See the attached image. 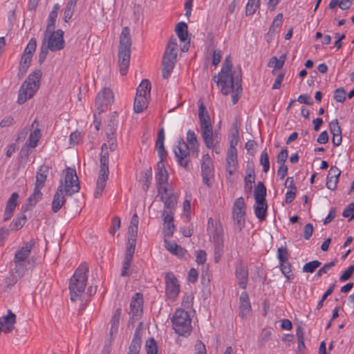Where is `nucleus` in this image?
I'll list each match as a JSON object with an SVG mask.
<instances>
[{
  "instance_id": "obj_1",
  "label": "nucleus",
  "mask_w": 354,
  "mask_h": 354,
  "mask_svg": "<svg viewBox=\"0 0 354 354\" xmlns=\"http://www.w3.org/2000/svg\"><path fill=\"white\" fill-rule=\"evenodd\" d=\"M232 66L223 64L221 73L214 75L213 80L221 84V92L223 95L230 93V86H234L237 91L241 89V71L232 72Z\"/></svg>"
},
{
  "instance_id": "obj_2",
  "label": "nucleus",
  "mask_w": 354,
  "mask_h": 354,
  "mask_svg": "<svg viewBox=\"0 0 354 354\" xmlns=\"http://www.w3.org/2000/svg\"><path fill=\"white\" fill-rule=\"evenodd\" d=\"M88 268L86 263H81L70 279L69 290L71 299L77 301L84 293L88 279Z\"/></svg>"
},
{
  "instance_id": "obj_3",
  "label": "nucleus",
  "mask_w": 354,
  "mask_h": 354,
  "mask_svg": "<svg viewBox=\"0 0 354 354\" xmlns=\"http://www.w3.org/2000/svg\"><path fill=\"white\" fill-rule=\"evenodd\" d=\"M131 46L130 30L128 27H124L122 28L120 35L118 51V64L120 73L122 75H125L128 71L130 62Z\"/></svg>"
},
{
  "instance_id": "obj_4",
  "label": "nucleus",
  "mask_w": 354,
  "mask_h": 354,
  "mask_svg": "<svg viewBox=\"0 0 354 354\" xmlns=\"http://www.w3.org/2000/svg\"><path fill=\"white\" fill-rule=\"evenodd\" d=\"M41 75V71L37 69L28 76L19 91L17 102L19 104H24L36 93L40 86Z\"/></svg>"
},
{
  "instance_id": "obj_5",
  "label": "nucleus",
  "mask_w": 354,
  "mask_h": 354,
  "mask_svg": "<svg viewBox=\"0 0 354 354\" xmlns=\"http://www.w3.org/2000/svg\"><path fill=\"white\" fill-rule=\"evenodd\" d=\"M107 145L104 143L102 146V152L100 154V165L99 175L96 183V189L94 192L95 198H100L106 186V181L109 174V152L105 151L107 149Z\"/></svg>"
},
{
  "instance_id": "obj_6",
  "label": "nucleus",
  "mask_w": 354,
  "mask_h": 354,
  "mask_svg": "<svg viewBox=\"0 0 354 354\" xmlns=\"http://www.w3.org/2000/svg\"><path fill=\"white\" fill-rule=\"evenodd\" d=\"M107 145L104 143L102 146V152L100 154V165L99 175L96 183V189L94 192L95 198H100L106 186V181L109 174V152L105 151L107 149Z\"/></svg>"
},
{
  "instance_id": "obj_7",
  "label": "nucleus",
  "mask_w": 354,
  "mask_h": 354,
  "mask_svg": "<svg viewBox=\"0 0 354 354\" xmlns=\"http://www.w3.org/2000/svg\"><path fill=\"white\" fill-rule=\"evenodd\" d=\"M173 328L180 335L186 336L192 330V319L188 313L183 309H177L171 318Z\"/></svg>"
},
{
  "instance_id": "obj_8",
  "label": "nucleus",
  "mask_w": 354,
  "mask_h": 354,
  "mask_svg": "<svg viewBox=\"0 0 354 354\" xmlns=\"http://www.w3.org/2000/svg\"><path fill=\"white\" fill-rule=\"evenodd\" d=\"M65 172L64 180H61L58 187H62V193L66 196H71L79 192L80 185L78 177L75 169L67 167Z\"/></svg>"
},
{
  "instance_id": "obj_9",
  "label": "nucleus",
  "mask_w": 354,
  "mask_h": 354,
  "mask_svg": "<svg viewBox=\"0 0 354 354\" xmlns=\"http://www.w3.org/2000/svg\"><path fill=\"white\" fill-rule=\"evenodd\" d=\"M64 32L59 29L56 31L52 30L45 33L43 41L50 48L51 51H57L63 49L64 47Z\"/></svg>"
},
{
  "instance_id": "obj_10",
  "label": "nucleus",
  "mask_w": 354,
  "mask_h": 354,
  "mask_svg": "<svg viewBox=\"0 0 354 354\" xmlns=\"http://www.w3.org/2000/svg\"><path fill=\"white\" fill-rule=\"evenodd\" d=\"M165 294L171 301H175L180 292L178 280L173 272H167L165 275Z\"/></svg>"
},
{
  "instance_id": "obj_11",
  "label": "nucleus",
  "mask_w": 354,
  "mask_h": 354,
  "mask_svg": "<svg viewBox=\"0 0 354 354\" xmlns=\"http://www.w3.org/2000/svg\"><path fill=\"white\" fill-rule=\"evenodd\" d=\"M156 180L158 192L160 195V199L164 200V194H167V183L168 180V173L165 168L163 160H160L158 162V168L156 173Z\"/></svg>"
},
{
  "instance_id": "obj_12",
  "label": "nucleus",
  "mask_w": 354,
  "mask_h": 354,
  "mask_svg": "<svg viewBox=\"0 0 354 354\" xmlns=\"http://www.w3.org/2000/svg\"><path fill=\"white\" fill-rule=\"evenodd\" d=\"M178 163L184 168H187L189 162V149L188 145L180 138L178 145L174 149Z\"/></svg>"
},
{
  "instance_id": "obj_13",
  "label": "nucleus",
  "mask_w": 354,
  "mask_h": 354,
  "mask_svg": "<svg viewBox=\"0 0 354 354\" xmlns=\"http://www.w3.org/2000/svg\"><path fill=\"white\" fill-rule=\"evenodd\" d=\"M232 214L234 221L241 228L245 220V204L242 196L235 201L232 207Z\"/></svg>"
},
{
  "instance_id": "obj_14",
  "label": "nucleus",
  "mask_w": 354,
  "mask_h": 354,
  "mask_svg": "<svg viewBox=\"0 0 354 354\" xmlns=\"http://www.w3.org/2000/svg\"><path fill=\"white\" fill-rule=\"evenodd\" d=\"M121 314L122 309L120 308H117L110 321L111 327L109 332V337L105 341V348L107 352H109V347L118 333Z\"/></svg>"
},
{
  "instance_id": "obj_15",
  "label": "nucleus",
  "mask_w": 354,
  "mask_h": 354,
  "mask_svg": "<svg viewBox=\"0 0 354 354\" xmlns=\"http://www.w3.org/2000/svg\"><path fill=\"white\" fill-rule=\"evenodd\" d=\"M113 92L109 88H104L98 93L95 98V105L100 113L104 111V108L113 102Z\"/></svg>"
},
{
  "instance_id": "obj_16",
  "label": "nucleus",
  "mask_w": 354,
  "mask_h": 354,
  "mask_svg": "<svg viewBox=\"0 0 354 354\" xmlns=\"http://www.w3.org/2000/svg\"><path fill=\"white\" fill-rule=\"evenodd\" d=\"M212 159L209 154H205L203 156L202 164H201V172L203 177V182L209 187V178L213 174Z\"/></svg>"
},
{
  "instance_id": "obj_17",
  "label": "nucleus",
  "mask_w": 354,
  "mask_h": 354,
  "mask_svg": "<svg viewBox=\"0 0 354 354\" xmlns=\"http://www.w3.org/2000/svg\"><path fill=\"white\" fill-rule=\"evenodd\" d=\"M15 314L11 310H8L6 315L0 317V330L4 333H9L15 328Z\"/></svg>"
},
{
  "instance_id": "obj_18",
  "label": "nucleus",
  "mask_w": 354,
  "mask_h": 354,
  "mask_svg": "<svg viewBox=\"0 0 354 354\" xmlns=\"http://www.w3.org/2000/svg\"><path fill=\"white\" fill-rule=\"evenodd\" d=\"M177 60V56L164 54L162 60V75L164 79L169 77Z\"/></svg>"
},
{
  "instance_id": "obj_19",
  "label": "nucleus",
  "mask_w": 354,
  "mask_h": 354,
  "mask_svg": "<svg viewBox=\"0 0 354 354\" xmlns=\"http://www.w3.org/2000/svg\"><path fill=\"white\" fill-rule=\"evenodd\" d=\"M213 240L214 243V260L215 263H218L223 253V234L218 230V229H216L215 232L213 234Z\"/></svg>"
},
{
  "instance_id": "obj_20",
  "label": "nucleus",
  "mask_w": 354,
  "mask_h": 354,
  "mask_svg": "<svg viewBox=\"0 0 354 354\" xmlns=\"http://www.w3.org/2000/svg\"><path fill=\"white\" fill-rule=\"evenodd\" d=\"M35 243L33 239L27 242L24 246L17 250L15 254V263H26L25 261L30 254L31 250L34 247Z\"/></svg>"
},
{
  "instance_id": "obj_21",
  "label": "nucleus",
  "mask_w": 354,
  "mask_h": 354,
  "mask_svg": "<svg viewBox=\"0 0 354 354\" xmlns=\"http://www.w3.org/2000/svg\"><path fill=\"white\" fill-rule=\"evenodd\" d=\"M239 316L244 318L248 316L252 311V307L249 300L248 293L244 291L241 293L239 298Z\"/></svg>"
},
{
  "instance_id": "obj_22",
  "label": "nucleus",
  "mask_w": 354,
  "mask_h": 354,
  "mask_svg": "<svg viewBox=\"0 0 354 354\" xmlns=\"http://www.w3.org/2000/svg\"><path fill=\"white\" fill-rule=\"evenodd\" d=\"M41 189L35 187L33 193L29 196L26 202L21 205V211L26 212L30 209V207L35 206L42 198Z\"/></svg>"
},
{
  "instance_id": "obj_23",
  "label": "nucleus",
  "mask_w": 354,
  "mask_h": 354,
  "mask_svg": "<svg viewBox=\"0 0 354 354\" xmlns=\"http://www.w3.org/2000/svg\"><path fill=\"white\" fill-rule=\"evenodd\" d=\"M237 166V150L228 149L226 157V170L230 175H232Z\"/></svg>"
},
{
  "instance_id": "obj_24",
  "label": "nucleus",
  "mask_w": 354,
  "mask_h": 354,
  "mask_svg": "<svg viewBox=\"0 0 354 354\" xmlns=\"http://www.w3.org/2000/svg\"><path fill=\"white\" fill-rule=\"evenodd\" d=\"M341 174V171L336 166L330 167L329 174L327 177L326 187L330 190H335Z\"/></svg>"
},
{
  "instance_id": "obj_25",
  "label": "nucleus",
  "mask_w": 354,
  "mask_h": 354,
  "mask_svg": "<svg viewBox=\"0 0 354 354\" xmlns=\"http://www.w3.org/2000/svg\"><path fill=\"white\" fill-rule=\"evenodd\" d=\"M236 277L240 288L245 289L248 285V270L241 263L236 266Z\"/></svg>"
},
{
  "instance_id": "obj_26",
  "label": "nucleus",
  "mask_w": 354,
  "mask_h": 354,
  "mask_svg": "<svg viewBox=\"0 0 354 354\" xmlns=\"http://www.w3.org/2000/svg\"><path fill=\"white\" fill-rule=\"evenodd\" d=\"M49 173V167L47 165H41L36 174L35 187L42 189L45 185L47 176Z\"/></svg>"
},
{
  "instance_id": "obj_27",
  "label": "nucleus",
  "mask_w": 354,
  "mask_h": 354,
  "mask_svg": "<svg viewBox=\"0 0 354 354\" xmlns=\"http://www.w3.org/2000/svg\"><path fill=\"white\" fill-rule=\"evenodd\" d=\"M65 195L62 193V187H57L52 202V210L57 212L66 203Z\"/></svg>"
},
{
  "instance_id": "obj_28",
  "label": "nucleus",
  "mask_w": 354,
  "mask_h": 354,
  "mask_svg": "<svg viewBox=\"0 0 354 354\" xmlns=\"http://www.w3.org/2000/svg\"><path fill=\"white\" fill-rule=\"evenodd\" d=\"M136 296L137 298L133 297L130 304V315L132 319H138L142 313V297H140V293H136Z\"/></svg>"
},
{
  "instance_id": "obj_29",
  "label": "nucleus",
  "mask_w": 354,
  "mask_h": 354,
  "mask_svg": "<svg viewBox=\"0 0 354 354\" xmlns=\"http://www.w3.org/2000/svg\"><path fill=\"white\" fill-rule=\"evenodd\" d=\"M201 129L202 138L203 139L205 145L209 149L212 148L214 141L212 125Z\"/></svg>"
},
{
  "instance_id": "obj_30",
  "label": "nucleus",
  "mask_w": 354,
  "mask_h": 354,
  "mask_svg": "<svg viewBox=\"0 0 354 354\" xmlns=\"http://www.w3.org/2000/svg\"><path fill=\"white\" fill-rule=\"evenodd\" d=\"M201 129L202 138L203 139L205 145L209 149L212 148L214 141L212 125Z\"/></svg>"
},
{
  "instance_id": "obj_31",
  "label": "nucleus",
  "mask_w": 354,
  "mask_h": 354,
  "mask_svg": "<svg viewBox=\"0 0 354 354\" xmlns=\"http://www.w3.org/2000/svg\"><path fill=\"white\" fill-rule=\"evenodd\" d=\"M267 209L268 204L266 201H255L254 206V214L260 221L266 219Z\"/></svg>"
},
{
  "instance_id": "obj_32",
  "label": "nucleus",
  "mask_w": 354,
  "mask_h": 354,
  "mask_svg": "<svg viewBox=\"0 0 354 354\" xmlns=\"http://www.w3.org/2000/svg\"><path fill=\"white\" fill-rule=\"evenodd\" d=\"M148 98L149 97H145L144 95H136L133 104V109L136 113H141L147 109L149 103Z\"/></svg>"
},
{
  "instance_id": "obj_33",
  "label": "nucleus",
  "mask_w": 354,
  "mask_h": 354,
  "mask_svg": "<svg viewBox=\"0 0 354 354\" xmlns=\"http://www.w3.org/2000/svg\"><path fill=\"white\" fill-rule=\"evenodd\" d=\"M32 56H30V55H22L21 56V60H20V63H19V72H18V77L19 78H21L24 76V75L26 74V73L27 72L29 66H30V62H31V60H32Z\"/></svg>"
},
{
  "instance_id": "obj_34",
  "label": "nucleus",
  "mask_w": 354,
  "mask_h": 354,
  "mask_svg": "<svg viewBox=\"0 0 354 354\" xmlns=\"http://www.w3.org/2000/svg\"><path fill=\"white\" fill-rule=\"evenodd\" d=\"M164 194V200H161L164 202L165 209L174 211L176 209L177 204V196L174 194H169L168 196Z\"/></svg>"
},
{
  "instance_id": "obj_35",
  "label": "nucleus",
  "mask_w": 354,
  "mask_h": 354,
  "mask_svg": "<svg viewBox=\"0 0 354 354\" xmlns=\"http://www.w3.org/2000/svg\"><path fill=\"white\" fill-rule=\"evenodd\" d=\"M186 140L187 142V144L191 145V149L193 151V152H196V156H198L199 142L197 140V136L194 131L189 130L187 132Z\"/></svg>"
},
{
  "instance_id": "obj_36",
  "label": "nucleus",
  "mask_w": 354,
  "mask_h": 354,
  "mask_svg": "<svg viewBox=\"0 0 354 354\" xmlns=\"http://www.w3.org/2000/svg\"><path fill=\"white\" fill-rule=\"evenodd\" d=\"M254 196L255 201H266V187L263 183L260 181L254 189Z\"/></svg>"
},
{
  "instance_id": "obj_37",
  "label": "nucleus",
  "mask_w": 354,
  "mask_h": 354,
  "mask_svg": "<svg viewBox=\"0 0 354 354\" xmlns=\"http://www.w3.org/2000/svg\"><path fill=\"white\" fill-rule=\"evenodd\" d=\"M150 91H151V83L148 80H143L140 85L138 86L137 91H136V95L141 96L144 95L145 97H149L150 96Z\"/></svg>"
},
{
  "instance_id": "obj_38",
  "label": "nucleus",
  "mask_w": 354,
  "mask_h": 354,
  "mask_svg": "<svg viewBox=\"0 0 354 354\" xmlns=\"http://www.w3.org/2000/svg\"><path fill=\"white\" fill-rule=\"evenodd\" d=\"M239 141V130L237 124L235 123L233 124L231 129L230 137V147L229 149H236V147Z\"/></svg>"
},
{
  "instance_id": "obj_39",
  "label": "nucleus",
  "mask_w": 354,
  "mask_h": 354,
  "mask_svg": "<svg viewBox=\"0 0 354 354\" xmlns=\"http://www.w3.org/2000/svg\"><path fill=\"white\" fill-rule=\"evenodd\" d=\"M175 31L181 41H185L188 37L187 25L185 22H179L176 24Z\"/></svg>"
},
{
  "instance_id": "obj_40",
  "label": "nucleus",
  "mask_w": 354,
  "mask_h": 354,
  "mask_svg": "<svg viewBox=\"0 0 354 354\" xmlns=\"http://www.w3.org/2000/svg\"><path fill=\"white\" fill-rule=\"evenodd\" d=\"M178 52L177 39L173 36L169 39L164 54L177 56Z\"/></svg>"
},
{
  "instance_id": "obj_41",
  "label": "nucleus",
  "mask_w": 354,
  "mask_h": 354,
  "mask_svg": "<svg viewBox=\"0 0 354 354\" xmlns=\"http://www.w3.org/2000/svg\"><path fill=\"white\" fill-rule=\"evenodd\" d=\"M40 138L41 131L39 129H36L30 133L26 145L31 148H35L37 145Z\"/></svg>"
},
{
  "instance_id": "obj_42",
  "label": "nucleus",
  "mask_w": 354,
  "mask_h": 354,
  "mask_svg": "<svg viewBox=\"0 0 354 354\" xmlns=\"http://www.w3.org/2000/svg\"><path fill=\"white\" fill-rule=\"evenodd\" d=\"M24 212H22L20 215H19L17 218H15L10 225V228L11 230H18L21 229L23 225L26 222V216L24 214Z\"/></svg>"
},
{
  "instance_id": "obj_43",
  "label": "nucleus",
  "mask_w": 354,
  "mask_h": 354,
  "mask_svg": "<svg viewBox=\"0 0 354 354\" xmlns=\"http://www.w3.org/2000/svg\"><path fill=\"white\" fill-rule=\"evenodd\" d=\"M286 59V55H282L280 56V57L278 59L277 57L274 56L270 58L269 62H268V66L269 67H273L274 68L281 69L284 64Z\"/></svg>"
},
{
  "instance_id": "obj_44",
  "label": "nucleus",
  "mask_w": 354,
  "mask_h": 354,
  "mask_svg": "<svg viewBox=\"0 0 354 354\" xmlns=\"http://www.w3.org/2000/svg\"><path fill=\"white\" fill-rule=\"evenodd\" d=\"M26 263H15V267L10 270L18 279H21L26 271Z\"/></svg>"
},
{
  "instance_id": "obj_45",
  "label": "nucleus",
  "mask_w": 354,
  "mask_h": 354,
  "mask_svg": "<svg viewBox=\"0 0 354 354\" xmlns=\"http://www.w3.org/2000/svg\"><path fill=\"white\" fill-rule=\"evenodd\" d=\"M260 5V0H248L245 7L246 15H252L255 13Z\"/></svg>"
},
{
  "instance_id": "obj_46",
  "label": "nucleus",
  "mask_w": 354,
  "mask_h": 354,
  "mask_svg": "<svg viewBox=\"0 0 354 354\" xmlns=\"http://www.w3.org/2000/svg\"><path fill=\"white\" fill-rule=\"evenodd\" d=\"M18 198H19L18 193L13 192L7 201L6 209H8L11 212H14L15 207L17 205Z\"/></svg>"
},
{
  "instance_id": "obj_47",
  "label": "nucleus",
  "mask_w": 354,
  "mask_h": 354,
  "mask_svg": "<svg viewBox=\"0 0 354 354\" xmlns=\"http://www.w3.org/2000/svg\"><path fill=\"white\" fill-rule=\"evenodd\" d=\"M18 198H19L18 193L13 192L7 201L6 209H8L11 212H14L15 207L17 205Z\"/></svg>"
},
{
  "instance_id": "obj_48",
  "label": "nucleus",
  "mask_w": 354,
  "mask_h": 354,
  "mask_svg": "<svg viewBox=\"0 0 354 354\" xmlns=\"http://www.w3.org/2000/svg\"><path fill=\"white\" fill-rule=\"evenodd\" d=\"M329 129L333 136H342V129L337 119H335L329 123Z\"/></svg>"
},
{
  "instance_id": "obj_49",
  "label": "nucleus",
  "mask_w": 354,
  "mask_h": 354,
  "mask_svg": "<svg viewBox=\"0 0 354 354\" xmlns=\"http://www.w3.org/2000/svg\"><path fill=\"white\" fill-rule=\"evenodd\" d=\"M145 348L147 354H158L157 344L153 338L146 342Z\"/></svg>"
},
{
  "instance_id": "obj_50",
  "label": "nucleus",
  "mask_w": 354,
  "mask_h": 354,
  "mask_svg": "<svg viewBox=\"0 0 354 354\" xmlns=\"http://www.w3.org/2000/svg\"><path fill=\"white\" fill-rule=\"evenodd\" d=\"M260 164L263 166V171L265 173L268 172L270 169V160L266 149L261 153Z\"/></svg>"
},
{
  "instance_id": "obj_51",
  "label": "nucleus",
  "mask_w": 354,
  "mask_h": 354,
  "mask_svg": "<svg viewBox=\"0 0 354 354\" xmlns=\"http://www.w3.org/2000/svg\"><path fill=\"white\" fill-rule=\"evenodd\" d=\"M321 265V262L317 260L306 263L303 267V272L313 273Z\"/></svg>"
},
{
  "instance_id": "obj_52",
  "label": "nucleus",
  "mask_w": 354,
  "mask_h": 354,
  "mask_svg": "<svg viewBox=\"0 0 354 354\" xmlns=\"http://www.w3.org/2000/svg\"><path fill=\"white\" fill-rule=\"evenodd\" d=\"M36 48H37L36 39L35 38H32L28 43L26 47L25 48L23 54L32 57V55L36 50Z\"/></svg>"
},
{
  "instance_id": "obj_53",
  "label": "nucleus",
  "mask_w": 354,
  "mask_h": 354,
  "mask_svg": "<svg viewBox=\"0 0 354 354\" xmlns=\"http://www.w3.org/2000/svg\"><path fill=\"white\" fill-rule=\"evenodd\" d=\"M156 147L158 150V153L160 158V160H164L167 154V151L164 147V140L157 139L156 142Z\"/></svg>"
},
{
  "instance_id": "obj_54",
  "label": "nucleus",
  "mask_w": 354,
  "mask_h": 354,
  "mask_svg": "<svg viewBox=\"0 0 354 354\" xmlns=\"http://www.w3.org/2000/svg\"><path fill=\"white\" fill-rule=\"evenodd\" d=\"M141 340L133 339L127 354H138L140 350Z\"/></svg>"
},
{
  "instance_id": "obj_55",
  "label": "nucleus",
  "mask_w": 354,
  "mask_h": 354,
  "mask_svg": "<svg viewBox=\"0 0 354 354\" xmlns=\"http://www.w3.org/2000/svg\"><path fill=\"white\" fill-rule=\"evenodd\" d=\"M19 280V279L10 271L8 276L5 279V288L6 289H10Z\"/></svg>"
},
{
  "instance_id": "obj_56",
  "label": "nucleus",
  "mask_w": 354,
  "mask_h": 354,
  "mask_svg": "<svg viewBox=\"0 0 354 354\" xmlns=\"http://www.w3.org/2000/svg\"><path fill=\"white\" fill-rule=\"evenodd\" d=\"M280 268L287 280H290L292 277L290 263L289 262L281 263H280Z\"/></svg>"
},
{
  "instance_id": "obj_57",
  "label": "nucleus",
  "mask_w": 354,
  "mask_h": 354,
  "mask_svg": "<svg viewBox=\"0 0 354 354\" xmlns=\"http://www.w3.org/2000/svg\"><path fill=\"white\" fill-rule=\"evenodd\" d=\"M57 17V15L55 14V12H50L48 16V24L46 26V32H51L55 29V21Z\"/></svg>"
},
{
  "instance_id": "obj_58",
  "label": "nucleus",
  "mask_w": 354,
  "mask_h": 354,
  "mask_svg": "<svg viewBox=\"0 0 354 354\" xmlns=\"http://www.w3.org/2000/svg\"><path fill=\"white\" fill-rule=\"evenodd\" d=\"M334 99L339 102H344L346 100V91L344 88H338L334 91Z\"/></svg>"
},
{
  "instance_id": "obj_59",
  "label": "nucleus",
  "mask_w": 354,
  "mask_h": 354,
  "mask_svg": "<svg viewBox=\"0 0 354 354\" xmlns=\"http://www.w3.org/2000/svg\"><path fill=\"white\" fill-rule=\"evenodd\" d=\"M175 230L174 223H164L163 234L165 238H170L172 236Z\"/></svg>"
},
{
  "instance_id": "obj_60",
  "label": "nucleus",
  "mask_w": 354,
  "mask_h": 354,
  "mask_svg": "<svg viewBox=\"0 0 354 354\" xmlns=\"http://www.w3.org/2000/svg\"><path fill=\"white\" fill-rule=\"evenodd\" d=\"M116 129L117 124L115 119H111L106 130L107 137L116 136Z\"/></svg>"
},
{
  "instance_id": "obj_61",
  "label": "nucleus",
  "mask_w": 354,
  "mask_h": 354,
  "mask_svg": "<svg viewBox=\"0 0 354 354\" xmlns=\"http://www.w3.org/2000/svg\"><path fill=\"white\" fill-rule=\"evenodd\" d=\"M277 257L279 260L280 263L288 262V252L286 248L281 247L278 248L277 250Z\"/></svg>"
},
{
  "instance_id": "obj_62",
  "label": "nucleus",
  "mask_w": 354,
  "mask_h": 354,
  "mask_svg": "<svg viewBox=\"0 0 354 354\" xmlns=\"http://www.w3.org/2000/svg\"><path fill=\"white\" fill-rule=\"evenodd\" d=\"M198 118L201 128L207 127L212 125L208 112H205V114L202 115H198Z\"/></svg>"
},
{
  "instance_id": "obj_63",
  "label": "nucleus",
  "mask_w": 354,
  "mask_h": 354,
  "mask_svg": "<svg viewBox=\"0 0 354 354\" xmlns=\"http://www.w3.org/2000/svg\"><path fill=\"white\" fill-rule=\"evenodd\" d=\"M75 7V6L67 3L64 14V20L65 22H68L71 19L74 12Z\"/></svg>"
},
{
  "instance_id": "obj_64",
  "label": "nucleus",
  "mask_w": 354,
  "mask_h": 354,
  "mask_svg": "<svg viewBox=\"0 0 354 354\" xmlns=\"http://www.w3.org/2000/svg\"><path fill=\"white\" fill-rule=\"evenodd\" d=\"M354 272V264L350 266L340 276L339 281L344 282L348 280Z\"/></svg>"
}]
</instances>
